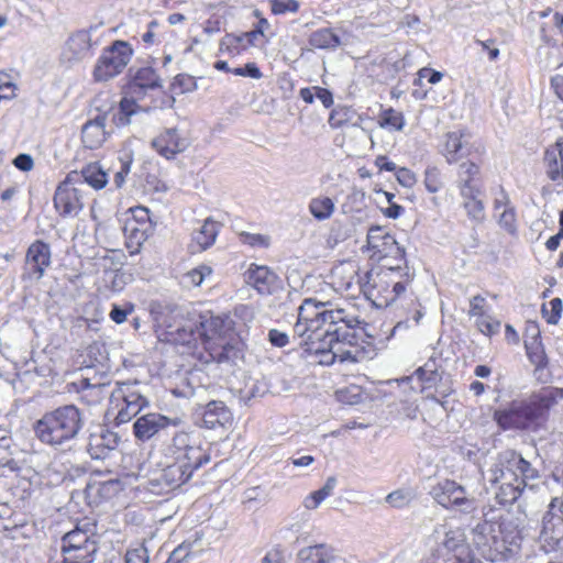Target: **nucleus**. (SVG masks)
Returning <instances> with one entry per match:
<instances>
[{
	"label": "nucleus",
	"mask_w": 563,
	"mask_h": 563,
	"mask_svg": "<svg viewBox=\"0 0 563 563\" xmlns=\"http://www.w3.org/2000/svg\"><path fill=\"white\" fill-rule=\"evenodd\" d=\"M308 43L318 49L334 51L341 45V40L331 29H319L312 32Z\"/></svg>",
	"instance_id": "nucleus-37"
},
{
	"label": "nucleus",
	"mask_w": 563,
	"mask_h": 563,
	"mask_svg": "<svg viewBox=\"0 0 563 563\" xmlns=\"http://www.w3.org/2000/svg\"><path fill=\"white\" fill-rule=\"evenodd\" d=\"M98 26H90L89 30H79L67 38L63 55L68 62H79L90 56L91 49L98 42H92L91 32Z\"/></svg>",
	"instance_id": "nucleus-17"
},
{
	"label": "nucleus",
	"mask_w": 563,
	"mask_h": 563,
	"mask_svg": "<svg viewBox=\"0 0 563 563\" xmlns=\"http://www.w3.org/2000/svg\"><path fill=\"white\" fill-rule=\"evenodd\" d=\"M494 418L504 430L526 429L530 426L522 402H514L509 409L496 411Z\"/></svg>",
	"instance_id": "nucleus-23"
},
{
	"label": "nucleus",
	"mask_w": 563,
	"mask_h": 563,
	"mask_svg": "<svg viewBox=\"0 0 563 563\" xmlns=\"http://www.w3.org/2000/svg\"><path fill=\"white\" fill-rule=\"evenodd\" d=\"M485 298L481 295H476L470 299V316L478 317L482 319L485 317Z\"/></svg>",
	"instance_id": "nucleus-64"
},
{
	"label": "nucleus",
	"mask_w": 563,
	"mask_h": 563,
	"mask_svg": "<svg viewBox=\"0 0 563 563\" xmlns=\"http://www.w3.org/2000/svg\"><path fill=\"white\" fill-rule=\"evenodd\" d=\"M197 375L190 372L189 376L184 378L174 389L173 394L176 397L197 399V405L200 406V400H203V395L207 389L202 385H195Z\"/></svg>",
	"instance_id": "nucleus-33"
},
{
	"label": "nucleus",
	"mask_w": 563,
	"mask_h": 563,
	"mask_svg": "<svg viewBox=\"0 0 563 563\" xmlns=\"http://www.w3.org/2000/svg\"><path fill=\"white\" fill-rule=\"evenodd\" d=\"M190 145L189 140L180 134L177 128L164 129L152 140V147L166 159H173L185 152Z\"/></svg>",
	"instance_id": "nucleus-16"
},
{
	"label": "nucleus",
	"mask_w": 563,
	"mask_h": 563,
	"mask_svg": "<svg viewBox=\"0 0 563 563\" xmlns=\"http://www.w3.org/2000/svg\"><path fill=\"white\" fill-rule=\"evenodd\" d=\"M466 134L462 131L445 134L443 155L449 164L456 163L471 153V145Z\"/></svg>",
	"instance_id": "nucleus-22"
},
{
	"label": "nucleus",
	"mask_w": 563,
	"mask_h": 563,
	"mask_svg": "<svg viewBox=\"0 0 563 563\" xmlns=\"http://www.w3.org/2000/svg\"><path fill=\"white\" fill-rule=\"evenodd\" d=\"M220 224L211 218L205 220L201 228L194 232L192 240L196 242L200 250L210 247L217 239Z\"/></svg>",
	"instance_id": "nucleus-38"
},
{
	"label": "nucleus",
	"mask_w": 563,
	"mask_h": 563,
	"mask_svg": "<svg viewBox=\"0 0 563 563\" xmlns=\"http://www.w3.org/2000/svg\"><path fill=\"white\" fill-rule=\"evenodd\" d=\"M538 471L515 451L500 452L482 472L486 492H493L499 505L515 503L528 482L538 478Z\"/></svg>",
	"instance_id": "nucleus-1"
},
{
	"label": "nucleus",
	"mask_w": 563,
	"mask_h": 563,
	"mask_svg": "<svg viewBox=\"0 0 563 563\" xmlns=\"http://www.w3.org/2000/svg\"><path fill=\"white\" fill-rule=\"evenodd\" d=\"M133 311V303H125L124 307L113 303L109 316L113 322H115L117 324H121L126 320V317L131 314Z\"/></svg>",
	"instance_id": "nucleus-54"
},
{
	"label": "nucleus",
	"mask_w": 563,
	"mask_h": 563,
	"mask_svg": "<svg viewBox=\"0 0 563 563\" xmlns=\"http://www.w3.org/2000/svg\"><path fill=\"white\" fill-rule=\"evenodd\" d=\"M551 310L549 311L547 306H542V314L550 324H556L562 313V300L560 298H553L549 301Z\"/></svg>",
	"instance_id": "nucleus-52"
},
{
	"label": "nucleus",
	"mask_w": 563,
	"mask_h": 563,
	"mask_svg": "<svg viewBox=\"0 0 563 563\" xmlns=\"http://www.w3.org/2000/svg\"><path fill=\"white\" fill-rule=\"evenodd\" d=\"M431 497L442 507L455 508L464 514H472L476 510V500L472 493L463 485L451 479L437 483L430 489Z\"/></svg>",
	"instance_id": "nucleus-9"
},
{
	"label": "nucleus",
	"mask_w": 563,
	"mask_h": 563,
	"mask_svg": "<svg viewBox=\"0 0 563 563\" xmlns=\"http://www.w3.org/2000/svg\"><path fill=\"white\" fill-rule=\"evenodd\" d=\"M51 246L42 240L33 242L26 251L25 264L22 273V280L38 282L49 267L52 261Z\"/></svg>",
	"instance_id": "nucleus-13"
},
{
	"label": "nucleus",
	"mask_w": 563,
	"mask_h": 563,
	"mask_svg": "<svg viewBox=\"0 0 563 563\" xmlns=\"http://www.w3.org/2000/svg\"><path fill=\"white\" fill-rule=\"evenodd\" d=\"M313 360L309 361L310 364H318L322 366H330L336 362L343 364L345 362L356 363L358 358L355 354H308Z\"/></svg>",
	"instance_id": "nucleus-44"
},
{
	"label": "nucleus",
	"mask_w": 563,
	"mask_h": 563,
	"mask_svg": "<svg viewBox=\"0 0 563 563\" xmlns=\"http://www.w3.org/2000/svg\"><path fill=\"white\" fill-rule=\"evenodd\" d=\"M108 113L98 114L95 119L87 121L81 128V141L86 148H99L107 140L109 132L106 131Z\"/></svg>",
	"instance_id": "nucleus-19"
},
{
	"label": "nucleus",
	"mask_w": 563,
	"mask_h": 563,
	"mask_svg": "<svg viewBox=\"0 0 563 563\" xmlns=\"http://www.w3.org/2000/svg\"><path fill=\"white\" fill-rule=\"evenodd\" d=\"M232 73L236 76L250 77L253 79H260L263 76L261 69L255 63H247L243 67L233 68Z\"/></svg>",
	"instance_id": "nucleus-58"
},
{
	"label": "nucleus",
	"mask_w": 563,
	"mask_h": 563,
	"mask_svg": "<svg viewBox=\"0 0 563 563\" xmlns=\"http://www.w3.org/2000/svg\"><path fill=\"white\" fill-rule=\"evenodd\" d=\"M110 397L111 402L122 401V407L115 417L118 424L130 421L150 405L137 382L118 384L117 388L110 394Z\"/></svg>",
	"instance_id": "nucleus-11"
},
{
	"label": "nucleus",
	"mask_w": 563,
	"mask_h": 563,
	"mask_svg": "<svg viewBox=\"0 0 563 563\" xmlns=\"http://www.w3.org/2000/svg\"><path fill=\"white\" fill-rule=\"evenodd\" d=\"M151 230L150 222H137L135 220H126L123 227L126 247L131 253L140 250L142 244L147 240Z\"/></svg>",
	"instance_id": "nucleus-26"
},
{
	"label": "nucleus",
	"mask_w": 563,
	"mask_h": 563,
	"mask_svg": "<svg viewBox=\"0 0 563 563\" xmlns=\"http://www.w3.org/2000/svg\"><path fill=\"white\" fill-rule=\"evenodd\" d=\"M118 443L119 437L117 433L101 430L99 433L90 434L87 451L91 459L102 460L117 448Z\"/></svg>",
	"instance_id": "nucleus-21"
},
{
	"label": "nucleus",
	"mask_w": 563,
	"mask_h": 563,
	"mask_svg": "<svg viewBox=\"0 0 563 563\" xmlns=\"http://www.w3.org/2000/svg\"><path fill=\"white\" fill-rule=\"evenodd\" d=\"M498 224L508 233L514 234L517 231V219L515 207H508L498 217Z\"/></svg>",
	"instance_id": "nucleus-51"
},
{
	"label": "nucleus",
	"mask_w": 563,
	"mask_h": 563,
	"mask_svg": "<svg viewBox=\"0 0 563 563\" xmlns=\"http://www.w3.org/2000/svg\"><path fill=\"white\" fill-rule=\"evenodd\" d=\"M417 498V492L411 487H404L389 493L386 501L395 508L409 506Z\"/></svg>",
	"instance_id": "nucleus-43"
},
{
	"label": "nucleus",
	"mask_w": 563,
	"mask_h": 563,
	"mask_svg": "<svg viewBox=\"0 0 563 563\" xmlns=\"http://www.w3.org/2000/svg\"><path fill=\"white\" fill-rule=\"evenodd\" d=\"M482 196L483 190L461 195L463 198V208L465 209L468 219L477 224L483 223L486 219L485 205L481 198Z\"/></svg>",
	"instance_id": "nucleus-36"
},
{
	"label": "nucleus",
	"mask_w": 563,
	"mask_h": 563,
	"mask_svg": "<svg viewBox=\"0 0 563 563\" xmlns=\"http://www.w3.org/2000/svg\"><path fill=\"white\" fill-rule=\"evenodd\" d=\"M254 16L258 18V22L256 23L255 27L251 31H249V44L255 45V42L257 37L261 35H264V32L269 27V23L265 18H261L260 10H254L253 12Z\"/></svg>",
	"instance_id": "nucleus-55"
},
{
	"label": "nucleus",
	"mask_w": 563,
	"mask_h": 563,
	"mask_svg": "<svg viewBox=\"0 0 563 563\" xmlns=\"http://www.w3.org/2000/svg\"><path fill=\"white\" fill-rule=\"evenodd\" d=\"M335 209L333 200L329 197H318L311 199L309 203L310 213L319 221L329 219Z\"/></svg>",
	"instance_id": "nucleus-42"
},
{
	"label": "nucleus",
	"mask_w": 563,
	"mask_h": 563,
	"mask_svg": "<svg viewBox=\"0 0 563 563\" xmlns=\"http://www.w3.org/2000/svg\"><path fill=\"white\" fill-rule=\"evenodd\" d=\"M246 275L249 283L262 295H269L279 287L277 274L267 266L252 264Z\"/></svg>",
	"instance_id": "nucleus-20"
},
{
	"label": "nucleus",
	"mask_w": 563,
	"mask_h": 563,
	"mask_svg": "<svg viewBox=\"0 0 563 563\" xmlns=\"http://www.w3.org/2000/svg\"><path fill=\"white\" fill-rule=\"evenodd\" d=\"M379 125L385 129L401 131L405 126V118L401 112L388 108L382 112Z\"/></svg>",
	"instance_id": "nucleus-45"
},
{
	"label": "nucleus",
	"mask_w": 563,
	"mask_h": 563,
	"mask_svg": "<svg viewBox=\"0 0 563 563\" xmlns=\"http://www.w3.org/2000/svg\"><path fill=\"white\" fill-rule=\"evenodd\" d=\"M362 121V115L356 114L351 107L339 106L331 111L328 123L332 129H339L346 124L358 128Z\"/></svg>",
	"instance_id": "nucleus-32"
},
{
	"label": "nucleus",
	"mask_w": 563,
	"mask_h": 563,
	"mask_svg": "<svg viewBox=\"0 0 563 563\" xmlns=\"http://www.w3.org/2000/svg\"><path fill=\"white\" fill-rule=\"evenodd\" d=\"M338 560L334 549L325 543L306 547L298 553L299 563H335Z\"/></svg>",
	"instance_id": "nucleus-27"
},
{
	"label": "nucleus",
	"mask_w": 563,
	"mask_h": 563,
	"mask_svg": "<svg viewBox=\"0 0 563 563\" xmlns=\"http://www.w3.org/2000/svg\"><path fill=\"white\" fill-rule=\"evenodd\" d=\"M406 290V285L402 282H396L394 283L390 290H388V294L386 295L385 300L379 299V305L382 307H388L390 306L401 294H404Z\"/></svg>",
	"instance_id": "nucleus-62"
},
{
	"label": "nucleus",
	"mask_w": 563,
	"mask_h": 563,
	"mask_svg": "<svg viewBox=\"0 0 563 563\" xmlns=\"http://www.w3.org/2000/svg\"><path fill=\"white\" fill-rule=\"evenodd\" d=\"M415 375L424 382H435L439 376L435 358L431 356L423 366H420L416 369Z\"/></svg>",
	"instance_id": "nucleus-50"
},
{
	"label": "nucleus",
	"mask_w": 563,
	"mask_h": 563,
	"mask_svg": "<svg viewBox=\"0 0 563 563\" xmlns=\"http://www.w3.org/2000/svg\"><path fill=\"white\" fill-rule=\"evenodd\" d=\"M77 526L62 538V554L64 563H92L99 545L93 528Z\"/></svg>",
	"instance_id": "nucleus-3"
},
{
	"label": "nucleus",
	"mask_w": 563,
	"mask_h": 563,
	"mask_svg": "<svg viewBox=\"0 0 563 563\" xmlns=\"http://www.w3.org/2000/svg\"><path fill=\"white\" fill-rule=\"evenodd\" d=\"M335 395L339 401L350 405L358 404L362 398L361 391L356 386L339 389Z\"/></svg>",
	"instance_id": "nucleus-53"
},
{
	"label": "nucleus",
	"mask_w": 563,
	"mask_h": 563,
	"mask_svg": "<svg viewBox=\"0 0 563 563\" xmlns=\"http://www.w3.org/2000/svg\"><path fill=\"white\" fill-rule=\"evenodd\" d=\"M367 249L373 251L372 257L377 260H391L389 271L399 269L406 262L405 249L398 244L394 235L385 232L380 227H372L366 236Z\"/></svg>",
	"instance_id": "nucleus-10"
},
{
	"label": "nucleus",
	"mask_w": 563,
	"mask_h": 563,
	"mask_svg": "<svg viewBox=\"0 0 563 563\" xmlns=\"http://www.w3.org/2000/svg\"><path fill=\"white\" fill-rule=\"evenodd\" d=\"M530 361L536 365L533 371V375L537 380L541 383H547L551 378L550 371L548 368V358L547 354H528Z\"/></svg>",
	"instance_id": "nucleus-47"
},
{
	"label": "nucleus",
	"mask_w": 563,
	"mask_h": 563,
	"mask_svg": "<svg viewBox=\"0 0 563 563\" xmlns=\"http://www.w3.org/2000/svg\"><path fill=\"white\" fill-rule=\"evenodd\" d=\"M162 87V79L156 74L154 68L147 66L139 68L133 75L129 85V90L132 95H141L148 89H156Z\"/></svg>",
	"instance_id": "nucleus-24"
},
{
	"label": "nucleus",
	"mask_w": 563,
	"mask_h": 563,
	"mask_svg": "<svg viewBox=\"0 0 563 563\" xmlns=\"http://www.w3.org/2000/svg\"><path fill=\"white\" fill-rule=\"evenodd\" d=\"M191 553V545L187 543L179 544L169 555L167 563H183Z\"/></svg>",
	"instance_id": "nucleus-60"
},
{
	"label": "nucleus",
	"mask_w": 563,
	"mask_h": 563,
	"mask_svg": "<svg viewBox=\"0 0 563 563\" xmlns=\"http://www.w3.org/2000/svg\"><path fill=\"white\" fill-rule=\"evenodd\" d=\"M539 541L544 553L563 558V500L559 497L552 498L542 518Z\"/></svg>",
	"instance_id": "nucleus-4"
},
{
	"label": "nucleus",
	"mask_w": 563,
	"mask_h": 563,
	"mask_svg": "<svg viewBox=\"0 0 563 563\" xmlns=\"http://www.w3.org/2000/svg\"><path fill=\"white\" fill-rule=\"evenodd\" d=\"M180 418H169L158 412H150L139 417L133 424V433L140 441H147L168 427H178Z\"/></svg>",
	"instance_id": "nucleus-14"
},
{
	"label": "nucleus",
	"mask_w": 563,
	"mask_h": 563,
	"mask_svg": "<svg viewBox=\"0 0 563 563\" xmlns=\"http://www.w3.org/2000/svg\"><path fill=\"white\" fill-rule=\"evenodd\" d=\"M477 325L482 333L492 335L499 331L501 322L485 316L482 319H478Z\"/></svg>",
	"instance_id": "nucleus-57"
},
{
	"label": "nucleus",
	"mask_w": 563,
	"mask_h": 563,
	"mask_svg": "<svg viewBox=\"0 0 563 563\" xmlns=\"http://www.w3.org/2000/svg\"><path fill=\"white\" fill-rule=\"evenodd\" d=\"M125 563H148V553L146 548L139 547L128 550L125 554Z\"/></svg>",
	"instance_id": "nucleus-61"
},
{
	"label": "nucleus",
	"mask_w": 563,
	"mask_h": 563,
	"mask_svg": "<svg viewBox=\"0 0 563 563\" xmlns=\"http://www.w3.org/2000/svg\"><path fill=\"white\" fill-rule=\"evenodd\" d=\"M196 330L206 343L213 342L212 345L205 347V352H210L216 347H221L222 352H230L235 349L231 344L233 321L228 316L201 314Z\"/></svg>",
	"instance_id": "nucleus-7"
},
{
	"label": "nucleus",
	"mask_w": 563,
	"mask_h": 563,
	"mask_svg": "<svg viewBox=\"0 0 563 563\" xmlns=\"http://www.w3.org/2000/svg\"><path fill=\"white\" fill-rule=\"evenodd\" d=\"M107 372L102 371L99 378L85 376L81 379L82 397H92V401L98 402L107 396L108 383L103 380Z\"/></svg>",
	"instance_id": "nucleus-34"
},
{
	"label": "nucleus",
	"mask_w": 563,
	"mask_h": 563,
	"mask_svg": "<svg viewBox=\"0 0 563 563\" xmlns=\"http://www.w3.org/2000/svg\"><path fill=\"white\" fill-rule=\"evenodd\" d=\"M165 456L189 471L191 475L210 461V455L200 445L192 444L186 432L174 434L170 444L165 449Z\"/></svg>",
	"instance_id": "nucleus-5"
},
{
	"label": "nucleus",
	"mask_w": 563,
	"mask_h": 563,
	"mask_svg": "<svg viewBox=\"0 0 563 563\" xmlns=\"http://www.w3.org/2000/svg\"><path fill=\"white\" fill-rule=\"evenodd\" d=\"M543 161L547 176L552 181H563V141L548 148Z\"/></svg>",
	"instance_id": "nucleus-28"
},
{
	"label": "nucleus",
	"mask_w": 563,
	"mask_h": 563,
	"mask_svg": "<svg viewBox=\"0 0 563 563\" xmlns=\"http://www.w3.org/2000/svg\"><path fill=\"white\" fill-rule=\"evenodd\" d=\"M140 106L133 98L123 97L119 102L118 110L112 115V122L118 128L126 126L131 123V117L136 114Z\"/></svg>",
	"instance_id": "nucleus-39"
},
{
	"label": "nucleus",
	"mask_w": 563,
	"mask_h": 563,
	"mask_svg": "<svg viewBox=\"0 0 563 563\" xmlns=\"http://www.w3.org/2000/svg\"><path fill=\"white\" fill-rule=\"evenodd\" d=\"M200 360H203L206 364L213 363L214 372H219L221 376L228 377L229 375H233L236 360H243V355L232 354L233 358L230 354H199Z\"/></svg>",
	"instance_id": "nucleus-35"
},
{
	"label": "nucleus",
	"mask_w": 563,
	"mask_h": 563,
	"mask_svg": "<svg viewBox=\"0 0 563 563\" xmlns=\"http://www.w3.org/2000/svg\"><path fill=\"white\" fill-rule=\"evenodd\" d=\"M192 475L177 463L170 462L163 468L158 482L168 490L180 487L188 482Z\"/></svg>",
	"instance_id": "nucleus-29"
},
{
	"label": "nucleus",
	"mask_w": 563,
	"mask_h": 563,
	"mask_svg": "<svg viewBox=\"0 0 563 563\" xmlns=\"http://www.w3.org/2000/svg\"><path fill=\"white\" fill-rule=\"evenodd\" d=\"M424 186L429 192H438L442 187L441 172L438 167L429 166L424 170Z\"/></svg>",
	"instance_id": "nucleus-49"
},
{
	"label": "nucleus",
	"mask_w": 563,
	"mask_h": 563,
	"mask_svg": "<svg viewBox=\"0 0 563 563\" xmlns=\"http://www.w3.org/2000/svg\"><path fill=\"white\" fill-rule=\"evenodd\" d=\"M559 398L563 399V388H547L521 401L529 423L545 417Z\"/></svg>",
	"instance_id": "nucleus-15"
},
{
	"label": "nucleus",
	"mask_w": 563,
	"mask_h": 563,
	"mask_svg": "<svg viewBox=\"0 0 563 563\" xmlns=\"http://www.w3.org/2000/svg\"><path fill=\"white\" fill-rule=\"evenodd\" d=\"M131 275L126 274L122 271H115L111 273V282H110V288L113 291H121L125 287L128 280L130 279Z\"/></svg>",
	"instance_id": "nucleus-63"
},
{
	"label": "nucleus",
	"mask_w": 563,
	"mask_h": 563,
	"mask_svg": "<svg viewBox=\"0 0 563 563\" xmlns=\"http://www.w3.org/2000/svg\"><path fill=\"white\" fill-rule=\"evenodd\" d=\"M249 32H244L241 34H225L220 43H219V49L221 53H228L232 56L239 55L242 49H245L247 46H251L249 44Z\"/></svg>",
	"instance_id": "nucleus-40"
},
{
	"label": "nucleus",
	"mask_w": 563,
	"mask_h": 563,
	"mask_svg": "<svg viewBox=\"0 0 563 563\" xmlns=\"http://www.w3.org/2000/svg\"><path fill=\"white\" fill-rule=\"evenodd\" d=\"M85 426V416L75 405L45 412L34 426L36 439L56 451H70Z\"/></svg>",
	"instance_id": "nucleus-2"
},
{
	"label": "nucleus",
	"mask_w": 563,
	"mask_h": 563,
	"mask_svg": "<svg viewBox=\"0 0 563 563\" xmlns=\"http://www.w3.org/2000/svg\"><path fill=\"white\" fill-rule=\"evenodd\" d=\"M299 4L296 0H273L272 11L274 14H284L286 12H296Z\"/></svg>",
	"instance_id": "nucleus-56"
},
{
	"label": "nucleus",
	"mask_w": 563,
	"mask_h": 563,
	"mask_svg": "<svg viewBox=\"0 0 563 563\" xmlns=\"http://www.w3.org/2000/svg\"><path fill=\"white\" fill-rule=\"evenodd\" d=\"M133 55L131 45L121 40L114 41L102 51L93 68L96 81H108L123 71Z\"/></svg>",
	"instance_id": "nucleus-6"
},
{
	"label": "nucleus",
	"mask_w": 563,
	"mask_h": 563,
	"mask_svg": "<svg viewBox=\"0 0 563 563\" xmlns=\"http://www.w3.org/2000/svg\"><path fill=\"white\" fill-rule=\"evenodd\" d=\"M493 523L484 520L482 522H478L474 528L473 532L475 537L477 538L475 541L479 544H485L487 541V536L493 532Z\"/></svg>",
	"instance_id": "nucleus-59"
},
{
	"label": "nucleus",
	"mask_w": 563,
	"mask_h": 563,
	"mask_svg": "<svg viewBox=\"0 0 563 563\" xmlns=\"http://www.w3.org/2000/svg\"><path fill=\"white\" fill-rule=\"evenodd\" d=\"M388 290H390V284L387 274L379 273L375 277H369L368 286L364 289V294L375 307L383 308L379 305V299L385 300Z\"/></svg>",
	"instance_id": "nucleus-31"
},
{
	"label": "nucleus",
	"mask_w": 563,
	"mask_h": 563,
	"mask_svg": "<svg viewBox=\"0 0 563 563\" xmlns=\"http://www.w3.org/2000/svg\"><path fill=\"white\" fill-rule=\"evenodd\" d=\"M432 538L437 544L433 551L434 562H440V559L444 561L448 558L464 556L471 553L466 544L464 530L450 522L437 525Z\"/></svg>",
	"instance_id": "nucleus-8"
},
{
	"label": "nucleus",
	"mask_w": 563,
	"mask_h": 563,
	"mask_svg": "<svg viewBox=\"0 0 563 563\" xmlns=\"http://www.w3.org/2000/svg\"><path fill=\"white\" fill-rule=\"evenodd\" d=\"M314 317L317 318V323L329 324V328L325 329L324 333L334 335L338 333V330H332V327L338 322H346L345 321V311L343 309H327L325 307L321 309V311H317Z\"/></svg>",
	"instance_id": "nucleus-41"
},
{
	"label": "nucleus",
	"mask_w": 563,
	"mask_h": 563,
	"mask_svg": "<svg viewBox=\"0 0 563 563\" xmlns=\"http://www.w3.org/2000/svg\"><path fill=\"white\" fill-rule=\"evenodd\" d=\"M77 176L76 183L79 186L87 184L93 189L99 190L108 184L107 173L98 163L87 165L81 172H77Z\"/></svg>",
	"instance_id": "nucleus-30"
},
{
	"label": "nucleus",
	"mask_w": 563,
	"mask_h": 563,
	"mask_svg": "<svg viewBox=\"0 0 563 563\" xmlns=\"http://www.w3.org/2000/svg\"><path fill=\"white\" fill-rule=\"evenodd\" d=\"M77 172H70L54 195V207L62 217L77 216L84 208L81 189L76 183Z\"/></svg>",
	"instance_id": "nucleus-12"
},
{
	"label": "nucleus",
	"mask_w": 563,
	"mask_h": 563,
	"mask_svg": "<svg viewBox=\"0 0 563 563\" xmlns=\"http://www.w3.org/2000/svg\"><path fill=\"white\" fill-rule=\"evenodd\" d=\"M201 407L202 426L208 429H229L233 422L231 410L222 401L211 400Z\"/></svg>",
	"instance_id": "nucleus-18"
},
{
	"label": "nucleus",
	"mask_w": 563,
	"mask_h": 563,
	"mask_svg": "<svg viewBox=\"0 0 563 563\" xmlns=\"http://www.w3.org/2000/svg\"><path fill=\"white\" fill-rule=\"evenodd\" d=\"M526 352H537L540 345V329L536 322H528L523 335Z\"/></svg>",
	"instance_id": "nucleus-48"
},
{
	"label": "nucleus",
	"mask_w": 563,
	"mask_h": 563,
	"mask_svg": "<svg viewBox=\"0 0 563 563\" xmlns=\"http://www.w3.org/2000/svg\"><path fill=\"white\" fill-rule=\"evenodd\" d=\"M328 305H330V302H321L316 299L308 298L299 307V319L305 320L306 322L317 323V318L314 317L316 312L321 311V309Z\"/></svg>",
	"instance_id": "nucleus-46"
},
{
	"label": "nucleus",
	"mask_w": 563,
	"mask_h": 563,
	"mask_svg": "<svg viewBox=\"0 0 563 563\" xmlns=\"http://www.w3.org/2000/svg\"><path fill=\"white\" fill-rule=\"evenodd\" d=\"M479 166L473 162H463L459 167L457 173V187L460 195H467L471 192H478L482 186L478 181Z\"/></svg>",
	"instance_id": "nucleus-25"
}]
</instances>
